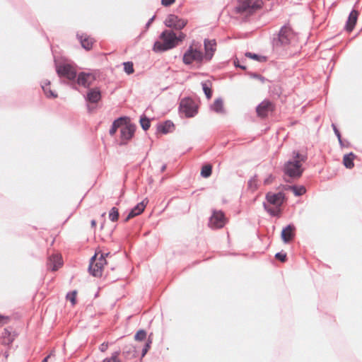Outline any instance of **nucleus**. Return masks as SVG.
<instances>
[{"instance_id": "obj_26", "label": "nucleus", "mask_w": 362, "mask_h": 362, "mask_svg": "<svg viewBox=\"0 0 362 362\" xmlns=\"http://www.w3.org/2000/svg\"><path fill=\"white\" fill-rule=\"evenodd\" d=\"M356 156L353 153L345 154L343 158V163L348 169H351L354 166V159Z\"/></svg>"}, {"instance_id": "obj_10", "label": "nucleus", "mask_w": 362, "mask_h": 362, "mask_svg": "<svg viewBox=\"0 0 362 362\" xmlns=\"http://www.w3.org/2000/svg\"><path fill=\"white\" fill-rule=\"evenodd\" d=\"M164 23L165 26L173 28L175 30H180L185 28V26L187 23V21L183 18L178 17L175 14H169L165 21Z\"/></svg>"}, {"instance_id": "obj_34", "label": "nucleus", "mask_w": 362, "mask_h": 362, "mask_svg": "<svg viewBox=\"0 0 362 362\" xmlns=\"http://www.w3.org/2000/svg\"><path fill=\"white\" fill-rule=\"evenodd\" d=\"M263 207L264 210L268 212L272 216H279L280 210L279 209H274L270 208L267 203H263Z\"/></svg>"}, {"instance_id": "obj_11", "label": "nucleus", "mask_w": 362, "mask_h": 362, "mask_svg": "<svg viewBox=\"0 0 362 362\" xmlns=\"http://www.w3.org/2000/svg\"><path fill=\"white\" fill-rule=\"evenodd\" d=\"M226 222L225 215L221 211H214L209 218V226L213 229L221 228Z\"/></svg>"}, {"instance_id": "obj_20", "label": "nucleus", "mask_w": 362, "mask_h": 362, "mask_svg": "<svg viewBox=\"0 0 362 362\" xmlns=\"http://www.w3.org/2000/svg\"><path fill=\"white\" fill-rule=\"evenodd\" d=\"M62 264V258L59 255H53L48 259L47 265L52 271H57Z\"/></svg>"}, {"instance_id": "obj_6", "label": "nucleus", "mask_w": 362, "mask_h": 362, "mask_svg": "<svg viewBox=\"0 0 362 362\" xmlns=\"http://www.w3.org/2000/svg\"><path fill=\"white\" fill-rule=\"evenodd\" d=\"M182 61L187 65L191 64L194 62L202 64L203 62H205V57L201 50L189 46L183 55Z\"/></svg>"}, {"instance_id": "obj_47", "label": "nucleus", "mask_w": 362, "mask_h": 362, "mask_svg": "<svg viewBox=\"0 0 362 362\" xmlns=\"http://www.w3.org/2000/svg\"><path fill=\"white\" fill-rule=\"evenodd\" d=\"M332 127L337 139H340V136H341V133L339 130L337 129V126L334 124H332Z\"/></svg>"}, {"instance_id": "obj_5", "label": "nucleus", "mask_w": 362, "mask_h": 362, "mask_svg": "<svg viewBox=\"0 0 362 362\" xmlns=\"http://www.w3.org/2000/svg\"><path fill=\"white\" fill-rule=\"evenodd\" d=\"M179 111L181 115H185L187 118L193 117L198 112V106L192 99L185 98L180 103Z\"/></svg>"}, {"instance_id": "obj_54", "label": "nucleus", "mask_w": 362, "mask_h": 362, "mask_svg": "<svg viewBox=\"0 0 362 362\" xmlns=\"http://www.w3.org/2000/svg\"><path fill=\"white\" fill-rule=\"evenodd\" d=\"M51 355H52V353H51L49 355L47 356H46V357H45V358L42 361V362H47V361H48V359L49 358V357L51 356Z\"/></svg>"}, {"instance_id": "obj_13", "label": "nucleus", "mask_w": 362, "mask_h": 362, "mask_svg": "<svg viewBox=\"0 0 362 362\" xmlns=\"http://www.w3.org/2000/svg\"><path fill=\"white\" fill-rule=\"evenodd\" d=\"M204 46L205 50V54H204L205 62H209L212 59L216 49V42L215 40L205 39Z\"/></svg>"}, {"instance_id": "obj_31", "label": "nucleus", "mask_w": 362, "mask_h": 362, "mask_svg": "<svg viewBox=\"0 0 362 362\" xmlns=\"http://www.w3.org/2000/svg\"><path fill=\"white\" fill-rule=\"evenodd\" d=\"M120 353H121V351L119 350L113 352L110 357H107V358H104L103 362H122L119 359V356Z\"/></svg>"}, {"instance_id": "obj_21", "label": "nucleus", "mask_w": 362, "mask_h": 362, "mask_svg": "<svg viewBox=\"0 0 362 362\" xmlns=\"http://www.w3.org/2000/svg\"><path fill=\"white\" fill-rule=\"evenodd\" d=\"M129 120L128 117H120L112 122V124L111 126V128L110 129L109 134L110 136L115 135L117 130L119 128L121 129V127L122 126L124 122H127Z\"/></svg>"}, {"instance_id": "obj_3", "label": "nucleus", "mask_w": 362, "mask_h": 362, "mask_svg": "<svg viewBox=\"0 0 362 362\" xmlns=\"http://www.w3.org/2000/svg\"><path fill=\"white\" fill-rule=\"evenodd\" d=\"M293 37L294 34L291 28L289 25H285L281 27L277 36L274 37L273 45L276 47L288 45Z\"/></svg>"}, {"instance_id": "obj_55", "label": "nucleus", "mask_w": 362, "mask_h": 362, "mask_svg": "<svg viewBox=\"0 0 362 362\" xmlns=\"http://www.w3.org/2000/svg\"><path fill=\"white\" fill-rule=\"evenodd\" d=\"M166 167H167V166H166V165H165V164L161 166V168H160V171H161V172H164V171L165 170V169H166Z\"/></svg>"}, {"instance_id": "obj_1", "label": "nucleus", "mask_w": 362, "mask_h": 362, "mask_svg": "<svg viewBox=\"0 0 362 362\" xmlns=\"http://www.w3.org/2000/svg\"><path fill=\"white\" fill-rule=\"evenodd\" d=\"M160 38L163 40V42L156 41L153 45V50L156 52H163L177 45V35L172 30H165L163 31L160 35Z\"/></svg>"}, {"instance_id": "obj_52", "label": "nucleus", "mask_w": 362, "mask_h": 362, "mask_svg": "<svg viewBox=\"0 0 362 362\" xmlns=\"http://www.w3.org/2000/svg\"><path fill=\"white\" fill-rule=\"evenodd\" d=\"M108 348V344L107 343H103L100 346V351L102 352H104Z\"/></svg>"}, {"instance_id": "obj_30", "label": "nucleus", "mask_w": 362, "mask_h": 362, "mask_svg": "<svg viewBox=\"0 0 362 362\" xmlns=\"http://www.w3.org/2000/svg\"><path fill=\"white\" fill-rule=\"evenodd\" d=\"M289 187L292 190L293 194L298 197L304 194L306 192V189H305V187H303V186L293 185V186H290Z\"/></svg>"}, {"instance_id": "obj_24", "label": "nucleus", "mask_w": 362, "mask_h": 362, "mask_svg": "<svg viewBox=\"0 0 362 362\" xmlns=\"http://www.w3.org/2000/svg\"><path fill=\"white\" fill-rule=\"evenodd\" d=\"M49 85L50 81L45 80L42 83L41 87L47 97L55 98L57 97V95L50 89Z\"/></svg>"}, {"instance_id": "obj_16", "label": "nucleus", "mask_w": 362, "mask_h": 362, "mask_svg": "<svg viewBox=\"0 0 362 362\" xmlns=\"http://www.w3.org/2000/svg\"><path fill=\"white\" fill-rule=\"evenodd\" d=\"M148 202V201L147 199H145L141 202L138 203L133 209H132L124 221H127L130 218L141 214L144 211Z\"/></svg>"}, {"instance_id": "obj_29", "label": "nucleus", "mask_w": 362, "mask_h": 362, "mask_svg": "<svg viewBox=\"0 0 362 362\" xmlns=\"http://www.w3.org/2000/svg\"><path fill=\"white\" fill-rule=\"evenodd\" d=\"M139 122H140L141 128L144 131L148 130L151 126V120L148 117H146V115H144L141 116Z\"/></svg>"}, {"instance_id": "obj_37", "label": "nucleus", "mask_w": 362, "mask_h": 362, "mask_svg": "<svg viewBox=\"0 0 362 362\" xmlns=\"http://www.w3.org/2000/svg\"><path fill=\"white\" fill-rule=\"evenodd\" d=\"M257 187H258V186H257V176L255 175L252 177H251L250 179V180L248 181V188L251 191L254 192L257 189Z\"/></svg>"}, {"instance_id": "obj_7", "label": "nucleus", "mask_w": 362, "mask_h": 362, "mask_svg": "<svg viewBox=\"0 0 362 362\" xmlns=\"http://www.w3.org/2000/svg\"><path fill=\"white\" fill-rule=\"evenodd\" d=\"M136 126L134 124L129 122V119L124 122L120 129V146H124L133 138Z\"/></svg>"}, {"instance_id": "obj_53", "label": "nucleus", "mask_w": 362, "mask_h": 362, "mask_svg": "<svg viewBox=\"0 0 362 362\" xmlns=\"http://www.w3.org/2000/svg\"><path fill=\"white\" fill-rule=\"evenodd\" d=\"M155 19V16H153L148 21V22L146 23V28L148 29L149 28V26L151 25V24L153 23V21H154Z\"/></svg>"}, {"instance_id": "obj_25", "label": "nucleus", "mask_w": 362, "mask_h": 362, "mask_svg": "<svg viewBox=\"0 0 362 362\" xmlns=\"http://www.w3.org/2000/svg\"><path fill=\"white\" fill-rule=\"evenodd\" d=\"M211 109L216 113H223V102L221 98L215 100L214 103L211 105Z\"/></svg>"}, {"instance_id": "obj_12", "label": "nucleus", "mask_w": 362, "mask_h": 362, "mask_svg": "<svg viewBox=\"0 0 362 362\" xmlns=\"http://www.w3.org/2000/svg\"><path fill=\"white\" fill-rule=\"evenodd\" d=\"M266 199L272 205L279 208L284 204L285 200V194L282 192L278 193H272L271 192L266 194Z\"/></svg>"}, {"instance_id": "obj_51", "label": "nucleus", "mask_w": 362, "mask_h": 362, "mask_svg": "<svg viewBox=\"0 0 362 362\" xmlns=\"http://www.w3.org/2000/svg\"><path fill=\"white\" fill-rule=\"evenodd\" d=\"M185 37V35L183 33H180L178 35H177V43L178 44L180 42H182Z\"/></svg>"}, {"instance_id": "obj_39", "label": "nucleus", "mask_w": 362, "mask_h": 362, "mask_svg": "<svg viewBox=\"0 0 362 362\" xmlns=\"http://www.w3.org/2000/svg\"><path fill=\"white\" fill-rule=\"evenodd\" d=\"M146 332L144 329L139 330L134 336L135 340L139 341H144L146 339Z\"/></svg>"}, {"instance_id": "obj_15", "label": "nucleus", "mask_w": 362, "mask_h": 362, "mask_svg": "<svg viewBox=\"0 0 362 362\" xmlns=\"http://www.w3.org/2000/svg\"><path fill=\"white\" fill-rule=\"evenodd\" d=\"M273 109V104L270 101L265 100L257 106L256 111L259 117H264L267 116L269 112H272Z\"/></svg>"}, {"instance_id": "obj_4", "label": "nucleus", "mask_w": 362, "mask_h": 362, "mask_svg": "<svg viewBox=\"0 0 362 362\" xmlns=\"http://www.w3.org/2000/svg\"><path fill=\"white\" fill-rule=\"evenodd\" d=\"M109 253L101 254L100 257L96 261L97 254H95L90 259V264L88 267V271L91 275L95 277H100L103 274V269L104 266L107 264L105 256H107Z\"/></svg>"}, {"instance_id": "obj_44", "label": "nucleus", "mask_w": 362, "mask_h": 362, "mask_svg": "<svg viewBox=\"0 0 362 362\" xmlns=\"http://www.w3.org/2000/svg\"><path fill=\"white\" fill-rule=\"evenodd\" d=\"M275 258L284 262L286 260V254L285 252H279L275 255Z\"/></svg>"}, {"instance_id": "obj_38", "label": "nucleus", "mask_w": 362, "mask_h": 362, "mask_svg": "<svg viewBox=\"0 0 362 362\" xmlns=\"http://www.w3.org/2000/svg\"><path fill=\"white\" fill-rule=\"evenodd\" d=\"M124 70L127 74L134 73V64L132 62H126L123 63Z\"/></svg>"}, {"instance_id": "obj_14", "label": "nucleus", "mask_w": 362, "mask_h": 362, "mask_svg": "<svg viewBox=\"0 0 362 362\" xmlns=\"http://www.w3.org/2000/svg\"><path fill=\"white\" fill-rule=\"evenodd\" d=\"M296 227L293 224H288L283 228L281 233V238L284 243L291 241L295 237Z\"/></svg>"}, {"instance_id": "obj_19", "label": "nucleus", "mask_w": 362, "mask_h": 362, "mask_svg": "<svg viewBox=\"0 0 362 362\" xmlns=\"http://www.w3.org/2000/svg\"><path fill=\"white\" fill-rule=\"evenodd\" d=\"M357 18H358V12L356 10H353L349 13V16L348 17V19L346 22V25L344 27V29L347 32L350 33L353 30V29L354 28V26L356 23Z\"/></svg>"}, {"instance_id": "obj_32", "label": "nucleus", "mask_w": 362, "mask_h": 362, "mask_svg": "<svg viewBox=\"0 0 362 362\" xmlns=\"http://www.w3.org/2000/svg\"><path fill=\"white\" fill-rule=\"evenodd\" d=\"M212 173V166L209 164L205 165L202 168L201 170V175L204 177L207 178L211 176Z\"/></svg>"}, {"instance_id": "obj_2", "label": "nucleus", "mask_w": 362, "mask_h": 362, "mask_svg": "<svg viewBox=\"0 0 362 362\" xmlns=\"http://www.w3.org/2000/svg\"><path fill=\"white\" fill-rule=\"evenodd\" d=\"M262 0H238L235 7L236 12L240 14H252L259 10L262 6Z\"/></svg>"}, {"instance_id": "obj_18", "label": "nucleus", "mask_w": 362, "mask_h": 362, "mask_svg": "<svg viewBox=\"0 0 362 362\" xmlns=\"http://www.w3.org/2000/svg\"><path fill=\"white\" fill-rule=\"evenodd\" d=\"M93 80V77L88 73L81 72L77 76V83L85 88H89Z\"/></svg>"}, {"instance_id": "obj_8", "label": "nucleus", "mask_w": 362, "mask_h": 362, "mask_svg": "<svg viewBox=\"0 0 362 362\" xmlns=\"http://www.w3.org/2000/svg\"><path fill=\"white\" fill-rule=\"evenodd\" d=\"M283 170L285 175L292 178L300 177L303 173L302 164L293 160H289L286 162Z\"/></svg>"}, {"instance_id": "obj_45", "label": "nucleus", "mask_w": 362, "mask_h": 362, "mask_svg": "<svg viewBox=\"0 0 362 362\" xmlns=\"http://www.w3.org/2000/svg\"><path fill=\"white\" fill-rule=\"evenodd\" d=\"M271 91L273 94H275L277 97H279L281 93V88L279 86H274L273 89H272Z\"/></svg>"}, {"instance_id": "obj_33", "label": "nucleus", "mask_w": 362, "mask_h": 362, "mask_svg": "<svg viewBox=\"0 0 362 362\" xmlns=\"http://www.w3.org/2000/svg\"><path fill=\"white\" fill-rule=\"evenodd\" d=\"M293 160L294 161H298L299 163L301 164V163H303L306 160L307 156L303 154L299 153L298 151H293Z\"/></svg>"}, {"instance_id": "obj_40", "label": "nucleus", "mask_w": 362, "mask_h": 362, "mask_svg": "<svg viewBox=\"0 0 362 362\" xmlns=\"http://www.w3.org/2000/svg\"><path fill=\"white\" fill-rule=\"evenodd\" d=\"M245 56L247 57H249L250 59H255V60H257V61H259V62H261L262 59H264V57H262V56L258 55L257 54L249 52L245 53Z\"/></svg>"}, {"instance_id": "obj_9", "label": "nucleus", "mask_w": 362, "mask_h": 362, "mask_svg": "<svg viewBox=\"0 0 362 362\" xmlns=\"http://www.w3.org/2000/svg\"><path fill=\"white\" fill-rule=\"evenodd\" d=\"M55 67L59 77L65 78L69 81H73L76 78V71L71 65L66 63L58 64L55 62Z\"/></svg>"}, {"instance_id": "obj_28", "label": "nucleus", "mask_w": 362, "mask_h": 362, "mask_svg": "<svg viewBox=\"0 0 362 362\" xmlns=\"http://www.w3.org/2000/svg\"><path fill=\"white\" fill-rule=\"evenodd\" d=\"M3 343L5 344H10L13 341V337L11 335V332L5 329L2 333Z\"/></svg>"}, {"instance_id": "obj_43", "label": "nucleus", "mask_w": 362, "mask_h": 362, "mask_svg": "<svg viewBox=\"0 0 362 362\" xmlns=\"http://www.w3.org/2000/svg\"><path fill=\"white\" fill-rule=\"evenodd\" d=\"M151 340L148 339V341L145 344V345L142 349L141 357H144L146 354V353L148 352V349L151 347Z\"/></svg>"}, {"instance_id": "obj_50", "label": "nucleus", "mask_w": 362, "mask_h": 362, "mask_svg": "<svg viewBox=\"0 0 362 362\" xmlns=\"http://www.w3.org/2000/svg\"><path fill=\"white\" fill-rule=\"evenodd\" d=\"M234 65H235V66L239 67L241 69H243V70L246 69V66L244 65H241L239 62V60L237 58L234 60Z\"/></svg>"}, {"instance_id": "obj_27", "label": "nucleus", "mask_w": 362, "mask_h": 362, "mask_svg": "<svg viewBox=\"0 0 362 362\" xmlns=\"http://www.w3.org/2000/svg\"><path fill=\"white\" fill-rule=\"evenodd\" d=\"M136 354L135 347L132 344L127 345L122 349V354L126 358L134 357Z\"/></svg>"}, {"instance_id": "obj_46", "label": "nucleus", "mask_w": 362, "mask_h": 362, "mask_svg": "<svg viewBox=\"0 0 362 362\" xmlns=\"http://www.w3.org/2000/svg\"><path fill=\"white\" fill-rule=\"evenodd\" d=\"M274 180V177L272 175H269L267 178L264 179V184L265 185H270L271 183H272Z\"/></svg>"}, {"instance_id": "obj_22", "label": "nucleus", "mask_w": 362, "mask_h": 362, "mask_svg": "<svg viewBox=\"0 0 362 362\" xmlns=\"http://www.w3.org/2000/svg\"><path fill=\"white\" fill-rule=\"evenodd\" d=\"M157 129L159 132L165 134L173 131L174 129V124L170 120H167L163 123L159 124Z\"/></svg>"}, {"instance_id": "obj_56", "label": "nucleus", "mask_w": 362, "mask_h": 362, "mask_svg": "<svg viewBox=\"0 0 362 362\" xmlns=\"http://www.w3.org/2000/svg\"><path fill=\"white\" fill-rule=\"evenodd\" d=\"M90 223H91V226H92V227H95V226H96V221H95V220H92V221H91V222H90Z\"/></svg>"}, {"instance_id": "obj_42", "label": "nucleus", "mask_w": 362, "mask_h": 362, "mask_svg": "<svg viewBox=\"0 0 362 362\" xmlns=\"http://www.w3.org/2000/svg\"><path fill=\"white\" fill-rule=\"evenodd\" d=\"M248 75L251 77V78H256V79H258L260 81H262V83H264L266 79L264 76H262V75L259 74H257V73H252V72H249L248 73Z\"/></svg>"}, {"instance_id": "obj_17", "label": "nucleus", "mask_w": 362, "mask_h": 362, "mask_svg": "<svg viewBox=\"0 0 362 362\" xmlns=\"http://www.w3.org/2000/svg\"><path fill=\"white\" fill-rule=\"evenodd\" d=\"M101 99V93L98 88H90L85 96V100L90 103H97Z\"/></svg>"}, {"instance_id": "obj_36", "label": "nucleus", "mask_w": 362, "mask_h": 362, "mask_svg": "<svg viewBox=\"0 0 362 362\" xmlns=\"http://www.w3.org/2000/svg\"><path fill=\"white\" fill-rule=\"evenodd\" d=\"M202 86L206 97L207 99H210L212 96V91L211 88L208 86L206 82H202Z\"/></svg>"}, {"instance_id": "obj_49", "label": "nucleus", "mask_w": 362, "mask_h": 362, "mask_svg": "<svg viewBox=\"0 0 362 362\" xmlns=\"http://www.w3.org/2000/svg\"><path fill=\"white\" fill-rule=\"evenodd\" d=\"M8 317L4 315H0V325H3L7 323Z\"/></svg>"}, {"instance_id": "obj_48", "label": "nucleus", "mask_w": 362, "mask_h": 362, "mask_svg": "<svg viewBox=\"0 0 362 362\" xmlns=\"http://www.w3.org/2000/svg\"><path fill=\"white\" fill-rule=\"evenodd\" d=\"M175 0H161V4L164 6H169L172 5Z\"/></svg>"}, {"instance_id": "obj_57", "label": "nucleus", "mask_w": 362, "mask_h": 362, "mask_svg": "<svg viewBox=\"0 0 362 362\" xmlns=\"http://www.w3.org/2000/svg\"><path fill=\"white\" fill-rule=\"evenodd\" d=\"M339 144L342 146H343V141L341 139V136H340V139H338Z\"/></svg>"}, {"instance_id": "obj_23", "label": "nucleus", "mask_w": 362, "mask_h": 362, "mask_svg": "<svg viewBox=\"0 0 362 362\" xmlns=\"http://www.w3.org/2000/svg\"><path fill=\"white\" fill-rule=\"evenodd\" d=\"M78 40L81 44V46L86 50H90L93 46V40L86 35L82 34L77 35Z\"/></svg>"}, {"instance_id": "obj_41", "label": "nucleus", "mask_w": 362, "mask_h": 362, "mask_svg": "<svg viewBox=\"0 0 362 362\" xmlns=\"http://www.w3.org/2000/svg\"><path fill=\"white\" fill-rule=\"evenodd\" d=\"M76 291H74L71 293H67L66 295V298L71 302L72 305H74L76 303Z\"/></svg>"}, {"instance_id": "obj_35", "label": "nucleus", "mask_w": 362, "mask_h": 362, "mask_svg": "<svg viewBox=\"0 0 362 362\" xmlns=\"http://www.w3.org/2000/svg\"><path fill=\"white\" fill-rule=\"evenodd\" d=\"M119 218V212L118 209L116 207H112L109 213V218L110 221L115 222L118 220Z\"/></svg>"}]
</instances>
